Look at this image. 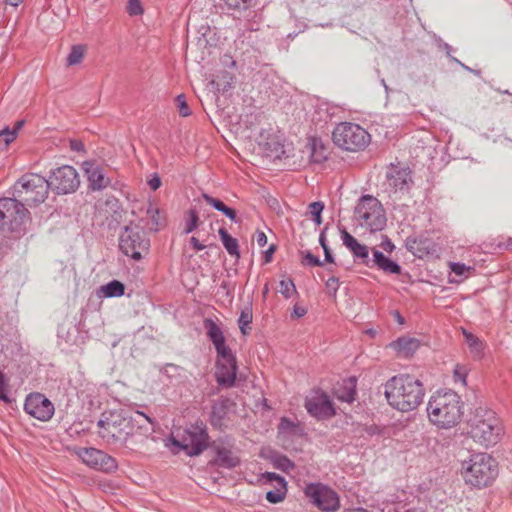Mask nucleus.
Listing matches in <instances>:
<instances>
[{
	"mask_svg": "<svg viewBox=\"0 0 512 512\" xmlns=\"http://www.w3.org/2000/svg\"><path fill=\"white\" fill-rule=\"evenodd\" d=\"M384 395L392 408L410 412L422 403L425 391L422 382L414 376L399 374L384 384Z\"/></svg>",
	"mask_w": 512,
	"mask_h": 512,
	"instance_id": "nucleus-1",
	"label": "nucleus"
},
{
	"mask_svg": "<svg viewBox=\"0 0 512 512\" xmlns=\"http://www.w3.org/2000/svg\"><path fill=\"white\" fill-rule=\"evenodd\" d=\"M429 420L440 428H451L457 425L463 415L461 397L452 390L438 391L427 405Z\"/></svg>",
	"mask_w": 512,
	"mask_h": 512,
	"instance_id": "nucleus-2",
	"label": "nucleus"
},
{
	"mask_svg": "<svg viewBox=\"0 0 512 512\" xmlns=\"http://www.w3.org/2000/svg\"><path fill=\"white\" fill-rule=\"evenodd\" d=\"M133 415L127 411H104L97 422L98 435L107 444L125 447L133 435Z\"/></svg>",
	"mask_w": 512,
	"mask_h": 512,
	"instance_id": "nucleus-3",
	"label": "nucleus"
},
{
	"mask_svg": "<svg viewBox=\"0 0 512 512\" xmlns=\"http://www.w3.org/2000/svg\"><path fill=\"white\" fill-rule=\"evenodd\" d=\"M469 434L475 442L488 448L499 442L502 425L494 411L478 408L470 420Z\"/></svg>",
	"mask_w": 512,
	"mask_h": 512,
	"instance_id": "nucleus-4",
	"label": "nucleus"
},
{
	"mask_svg": "<svg viewBox=\"0 0 512 512\" xmlns=\"http://www.w3.org/2000/svg\"><path fill=\"white\" fill-rule=\"evenodd\" d=\"M48 180L36 173L22 175L13 185V196L24 206H38L43 203L49 194Z\"/></svg>",
	"mask_w": 512,
	"mask_h": 512,
	"instance_id": "nucleus-5",
	"label": "nucleus"
},
{
	"mask_svg": "<svg viewBox=\"0 0 512 512\" xmlns=\"http://www.w3.org/2000/svg\"><path fill=\"white\" fill-rule=\"evenodd\" d=\"M498 473L496 461L486 453H477L463 466V477L467 484L474 487H486Z\"/></svg>",
	"mask_w": 512,
	"mask_h": 512,
	"instance_id": "nucleus-6",
	"label": "nucleus"
},
{
	"mask_svg": "<svg viewBox=\"0 0 512 512\" xmlns=\"http://www.w3.org/2000/svg\"><path fill=\"white\" fill-rule=\"evenodd\" d=\"M207 426L202 420H197L186 426L180 438L172 437V444L183 450L188 456H198L209 446Z\"/></svg>",
	"mask_w": 512,
	"mask_h": 512,
	"instance_id": "nucleus-7",
	"label": "nucleus"
},
{
	"mask_svg": "<svg viewBox=\"0 0 512 512\" xmlns=\"http://www.w3.org/2000/svg\"><path fill=\"white\" fill-rule=\"evenodd\" d=\"M358 223L370 232H377L386 226V216L381 203L371 195L362 196L355 207Z\"/></svg>",
	"mask_w": 512,
	"mask_h": 512,
	"instance_id": "nucleus-8",
	"label": "nucleus"
},
{
	"mask_svg": "<svg viewBox=\"0 0 512 512\" xmlns=\"http://www.w3.org/2000/svg\"><path fill=\"white\" fill-rule=\"evenodd\" d=\"M332 139L343 150L356 152L367 147L370 134L358 124L343 122L334 128Z\"/></svg>",
	"mask_w": 512,
	"mask_h": 512,
	"instance_id": "nucleus-9",
	"label": "nucleus"
},
{
	"mask_svg": "<svg viewBox=\"0 0 512 512\" xmlns=\"http://www.w3.org/2000/svg\"><path fill=\"white\" fill-rule=\"evenodd\" d=\"M149 248L150 239L142 227L127 225L123 228L119 235V249L124 255L139 261L148 253Z\"/></svg>",
	"mask_w": 512,
	"mask_h": 512,
	"instance_id": "nucleus-10",
	"label": "nucleus"
},
{
	"mask_svg": "<svg viewBox=\"0 0 512 512\" xmlns=\"http://www.w3.org/2000/svg\"><path fill=\"white\" fill-rule=\"evenodd\" d=\"M29 218L30 212L16 197L0 198V229L18 231Z\"/></svg>",
	"mask_w": 512,
	"mask_h": 512,
	"instance_id": "nucleus-11",
	"label": "nucleus"
},
{
	"mask_svg": "<svg viewBox=\"0 0 512 512\" xmlns=\"http://www.w3.org/2000/svg\"><path fill=\"white\" fill-rule=\"evenodd\" d=\"M47 180L50 189L57 195L72 194L80 186V176L71 165H62L54 169Z\"/></svg>",
	"mask_w": 512,
	"mask_h": 512,
	"instance_id": "nucleus-12",
	"label": "nucleus"
},
{
	"mask_svg": "<svg viewBox=\"0 0 512 512\" xmlns=\"http://www.w3.org/2000/svg\"><path fill=\"white\" fill-rule=\"evenodd\" d=\"M304 493L322 511L334 512L339 508L338 495L326 485L310 483L305 487Z\"/></svg>",
	"mask_w": 512,
	"mask_h": 512,
	"instance_id": "nucleus-13",
	"label": "nucleus"
},
{
	"mask_svg": "<svg viewBox=\"0 0 512 512\" xmlns=\"http://www.w3.org/2000/svg\"><path fill=\"white\" fill-rule=\"evenodd\" d=\"M77 455L87 466L101 472L112 473L118 468V463L114 457L93 447L80 448Z\"/></svg>",
	"mask_w": 512,
	"mask_h": 512,
	"instance_id": "nucleus-14",
	"label": "nucleus"
},
{
	"mask_svg": "<svg viewBox=\"0 0 512 512\" xmlns=\"http://www.w3.org/2000/svg\"><path fill=\"white\" fill-rule=\"evenodd\" d=\"M305 408L307 412L321 420L328 419L335 415L333 403L328 394L320 389L313 390L312 393L305 398Z\"/></svg>",
	"mask_w": 512,
	"mask_h": 512,
	"instance_id": "nucleus-15",
	"label": "nucleus"
},
{
	"mask_svg": "<svg viewBox=\"0 0 512 512\" xmlns=\"http://www.w3.org/2000/svg\"><path fill=\"white\" fill-rule=\"evenodd\" d=\"M24 410L39 421H49L55 412L54 404L42 393H31L26 397Z\"/></svg>",
	"mask_w": 512,
	"mask_h": 512,
	"instance_id": "nucleus-16",
	"label": "nucleus"
},
{
	"mask_svg": "<svg viewBox=\"0 0 512 512\" xmlns=\"http://www.w3.org/2000/svg\"><path fill=\"white\" fill-rule=\"evenodd\" d=\"M387 185L391 192H407L412 184L411 171L394 165L386 173Z\"/></svg>",
	"mask_w": 512,
	"mask_h": 512,
	"instance_id": "nucleus-17",
	"label": "nucleus"
},
{
	"mask_svg": "<svg viewBox=\"0 0 512 512\" xmlns=\"http://www.w3.org/2000/svg\"><path fill=\"white\" fill-rule=\"evenodd\" d=\"M83 169L87 176L88 187L92 191H101L109 186L110 179L105 176L103 169L93 162L85 161Z\"/></svg>",
	"mask_w": 512,
	"mask_h": 512,
	"instance_id": "nucleus-18",
	"label": "nucleus"
},
{
	"mask_svg": "<svg viewBox=\"0 0 512 512\" xmlns=\"http://www.w3.org/2000/svg\"><path fill=\"white\" fill-rule=\"evenodd\" d=\"M237 374L236 359L233 360H217L216 362V381L219 385L232 387L235 384Z\"/></svg>",
	"mask_w": 512,
	"mask_h": 512,
	"instance_id": "nucleus-19",
	"label": "nucleus"
},
{
	"mask_svg": "<svg viewBox=\"0 0 512 512\" xmlns=\"http://www.w3.org/2000/svg\"><path fill=\"white\" fill-rule=\"evenodd\" d=\"M341 239L356 259H359L365 266L371 267L369 250L366 245L360 244L346 229L341 230Z\"/></svg>",
	"mask_w": 512,
	"mask_h": 512,
	"instance_id": "nucleus-20",
	"label": "nucleus"
},
{
	"mask_svg": "<svg viewBox=\"0 0 512 512\" xmlns=\"http://www.w3.org/2000/svg\"><path fill=\"white\" fill-rule=\"evenodd\" d=\"M232 405L234 403L228 397L221 396L215 400L211 407L210 424L215 428H220Z\"/></svg>",
	"mask_w": 512,
	"mask_h": 512,
	"instance_id": "nucleus-21",
	"label": "nucleus"
},
{
	"mask_svg": "<svg viewBox=\"0 0 512 512\" xmlns=\"http://www.w3.org/2000/svg\"><path fill=\"white\" fill-rule=\"evenodd\" d=\"M266 478L270 482H275L276 484L274 490H270L266 493V500L272 504H277L283 501L287 493V483L285 479L282 476L273 472H267Z\"/></svg>",
	"mask_w": 512,
	"mask_h": 512,
	"instance_id": "nucleus-22",
	"label": "nucleus"
},
{
	"mask_svg": "<svg viewBox=\"0 0 512 512\" xmlns=\"http://www.w3.org/2000/svg\"><path fill=\"white\" fill-rule=\"evenodd\" d=\"M216 453L214 463L220 467L232 469L240 464L239 457L228 447L220 444H213Z\"/></svg>",
	"mask_w": 512,
	"mask_h": 512,
	"instance_id": "nucleus-23",
	"label": "nucleus"
},
{
	"mask_svg": "<svg viewBox=\"0 0 512 512\" xmlns=\"http://www.w3.org/2000/svg\"><path fill=\"white\" fill-rule=\"evenodd\" d=\"M132 415L134 419L133 434L137 432L145 438L153 434L155 421L151 417L139 410H136Z\"/></svg>",
	"mask_w": 512,
	"mask_h": 512,
	"instance_id": "nucleus-24",
	"label": "nucleus"
},
{
	"mask_svg": "<svg viewBox=\"0 0 512 512\" xmlns=\"http://www.w3.org/2000/svg\"><path fill=\"white\" fill-rule=\"evenodd\" d=\"M371 267L376 266L380 270H383L386 273L391 274H399L401 272V267L398 263L392 261L387 258L381 251L374 249L373 250V259H370Z\"/></svg>",
	"mask_w": 512,
	"mask_h": 512,
	"instance_id": "nucleus-25",
	"label": "nucleus"
},
{
	"mask_svg": "<svg viewBox=\"0 0 512 512\" xmlns=\"http://www.w3.org/2000/svg\"><path fill=\"white\" fill-rule=\"evenodd\" d=\"M262 150L271 159H280L285 154L284 145L277 137H269L262 144Z\"/></svg>",
	"mask_w": 512,
	"mask_h": 512,
	"instance_id": "nucleus-26",
	"label": "nucleus"
},
{
	"mask_svg": "<svg viewBox=\"0 0 512 512\" xmlns=\"http://www.w3.org/2000/svg\"><path fill=\"white\" fill-rule=\"evenodd\" d=\"M205 202L212 206L215 210L222 212L231 221L238 222L236 211L233 208L226 206L220 199L214 198L207 193L202 194Z\"/></svg>",
	"mask_w": 512,
	"mask_h": 512,
	"instance_id": "nucleus-27",
	"label": "nucleus"
},
{
	"mask_svg": "<svg viewBox=\"0 0 512 512\" xmlns=\"http://www.w3.org/2000/svg\"><path fill=\"white\" fill-rule=\"evenodd\" d=\"M218 234L228 254L234 256L236 259H239L240 251L238 240L232 237L225 228H220L218 230Z\"/></svg>",
	"mask_w": 512,
	"mask_h": 512,
	"instance_id": "nucleus-28",
	"label": "nucleus"
},
{
	"mask_svg": "<svg viewBox=\"0 0 512 512\" xmlns=\"http://www.w3.org/2000/svg\"><path fill=\"white\" fill-rule=\"evenodd\" d=\"M203 325L206 330V334L210 341L213 343V345L225 342L224 334L221 328L214 320L207 318L204 320Z\"/></svg>",
	"mask_w": 512,
	"mask_h": 512,
	"instance_id": "nucleus-29",
	"label": "nucleus"
},
{
	"mask_svg": "<svg viewBox=\"0 0 512 512\" xmlns=\"http://www.w3.org/2000/svg\"><path fill=\"white\" fill-rule=\"evenodd\" d=\"M395 347L404 357H410L419 347V341L414 338H399Z\"/></svg>",
	"mask_w": 512,
	"mask_h": 512,
	"instance_id": "nucleus-30",
	"label": "nucleus"
},
{
	"mask_svg": "<svg viewBox=\"0 0 512 512\" xmlns=\"http://www.w3.org/2000/svg\"><path fill=\"white\" fill-rule=\"evenodd\" d=\"M310 150H311V154H310L311 162L320 164L327 160V158H328L327 148L317 139L312 140Z\"/></svg>",
	"mask_w": 512,
	"mask_h": 512,
	"instance_id": "nucleus-31",
	"label": "nucleus"
},
{
	"mask_svg": "<svg viewBox=\"0 0 512 512\" xmlns=\"http://www.w3.org/2000/svg\"><path fill=\"white\" fill-rule=\"evenodd\" d=\"M234 76L227 71H223L216 76V79L212 81V84L216 86L218 91L226 92L232 88Z\"/></svg>",
	"mask_w": 512,
	"mask_h": 512,
	"instance_id": "nucleus-32",
	"label": "nucleus"
},
{
	"mask_svg": "<svg viewBox=\"0 0 512 512\" xmlns=\"http://www.w3.org/2000/svg\"><path fill=\"white\" fill-rule=\"evenodd\" d=\"M466 343L471 351V353L475 357H481L483 352V343L482 341L475 335L470 332L463 331Z\"/></svg>",
	"mask_w": 512,
	"mask_h": 512,
	"instance_id": "nucleus-33",
	"label": "nucleus"
},
{
	"mask_svg": "<svg viewBox=\"0 0 512 512\" xmlns=\"http://www.w3.org/2000/svg\"><path fill=\"white\" fill-rule=\"evenodd\" d=\"M253 313L251 305L246 306L240 313L238 318V326L243 335L248 334L250 324L252 323Z\"/></svg>",
	"mask_w": 512,
	"mask_h": 512,
	"instance_id": "nucleus-34",
	"label": "nucleus"
},
{
	"mask_svg": "<svg viewBox=\"0 0 512 512\" xmlns=\"http://www.w3.org/2000/svg\"><path fill=\"white\" fill-rule=\"evenodd\" d=\"M102 291L106 297H119L125 292V286L118 280H112L108 284L102 286Z\"/></svg>",
	"mask_w": 512,
	"mask_h": 512,
	"instance_id": "nucleus-35",
	"label": "nucleus"
},
{
	"mask_svg": "<svg viewBox=\"0 0 512 512\" xmlns=\"http://www.w3.org/2000/svg\"><path fill=\"white\" fill-rule=\"evenodd\" d=\"M85 49L82 45H74L71 48L70 53L67 56L68 65L79 64L84 57Z\"/></svg>",
	"mask_w": 512,
	"mask_h": 512,
	"instance_id": "nucleus-36",
	"label": "nucleus"
},
{
	"mask_svg": "<svg viewBox=\"0 0 512 512\" xmlns=\"http://www.w3.org/2000/svg\"><path fill=\"white\" fill-rule=\"evenodd\" d=\"M278 430H279L280 433L289 432V433L295 435L300 430V427H299V424L293 422L289 418L282 417L280 419V422H279V425H278Z\"/></svg>",
	"mask_w": 512,
	"mask_h": 512,
	"instance_id": "nucleus-37",
	"label": "nucleus"
},
{
	"mask_svg": "<svg viewBox=\"0 0 512 512\" xmlns=\"http://www.w3.org/2000/svg\"><path fill=\"white\" fill-rule=\"evenodd\" d=\"M214 347L217 353V360L226 361L236 359L231 349L226 345L225 342L214 345Z\"/></svg>",
	"mask_w": 512,
	"mask_h": 512,
	"instance_id": "nucleus-38",
	"label": "nucleus"
},
{
	"mask_svg": "<svg viewBox=\"0 0 512 512\" xmlns=\"http://www.w3.org/2000/svg\"><path fill=\"white\" fill-rule=\"evenodd\" d=\"M274 466L284 472H289L295 468V464L285 455H279L274 460Z\"/></svg>",
	"mask_w": 512,
	"mask_h": 512,
	"instance_id": "nucleus-39",
	"label": "nucleus"
},
{
	"mask_svg": "<svg viewBox=\"0 0 512 512\" xmlns=\"http://www.w3.org/2000/svg\"><path fill=\"white\" fill-rule=\"evenodd\" d=\"M147 214L150 216V222L147 224L150 230L157 231L160 226V213L159 210L150 205L147 209Z\"/></svg>",
	"mask_w": 512,
	"mask_h": 512,
	"instance_id": "nucleus-40",
	"label": "nucleus"
},
{
	"mask_svg": "<svg viewBox=\"0 0 512 512\" xmlns=\"http://www.w3.org/2000/svg\"><path fill=\"white\" fill-rule=\"evenodd\" d=\"M323 209H324V204L321 201L312 202L309 205L310 214L312 215L313 221L317 225H320L322 223L321 213H322Z\"/></svg>",
	"mask_w": 512,
	"mask_h": 512,
	"instance_id": "nucleus-41",
	"label": "nucleus"
},
{
	"mask_svg": "<svg viewBox=\"0 0 512 512\" xmlns=\"http://www.w3.org/2000/svg\"><path fill=\"white\" fill-rule=\"evenodd\" d=\"M228 9L232 10H246L248 9L254 0H222Z\"/></svg>",
	"mask_w": 512,
	"mask_h": 512,
	"instance_id": "nucleus-42",
	"label": "nucleus"
},
{
	"mask_svg": "<svg viewBox=\"0 0 512 512\" xmlns=\"http://www.w3.org/2000/svg\"><path fill=\"white\" fill-rule=\"evenodd\" d=\"M280 293L284 298L289 299L293 293H297L294 282L291 279L280 281Z\"/></svg>",
	"mask_w": 512,
	"mask_h": 512,
	"instance_id": "nucleus-43",
	"label": "nucleus"
},
{
	"mask_svg": "<svg viewBox=\"0 0 512 512\" xmlns=\"http://www.w3.org/2000/svg\"><path fill=\"white\" fill-rule=\"evenodd\" d=\"M188 215L189 220L187 221L186 228L184 231L186 234L193 232L198 227L200 222L198 212L196 209L191 208L188 211Z\"/></svg>",
	"mask_w": 512,
	"mask_h": 512,
	"instance_id": "nucleus-44",
	"label": "nucleus"
},
{
	"mask_svg": "<svg viewBox=\"0 0 512 512\" xmlns=\"http://www.w3.org/2000/svg\"><path fill=\"white\" fill-rule=\"evenodd\" d=\"M355 395H356L355 385L351 382V386H349V387L345 386L341 393L338 392L337 397L341 401L351 403L355 400Z\"/></svg>",
	"mask_w": 512,
	"mask_h": 512,
	"instance_id": "nucleus-45",
	"label": "nucleus"
},
{
	"mask_svg": "<svg viewBox=\"0 0 512 512\" xmlns=\"http://www.w3.org/2000/svg\"><path fill=\"white\" fill-rule=\"evenodd\" d=\"M360 436H364L365 434L368 436L381 435L383 433V429L376 424L371 425H360L357 429Z\"/></svg>",
	"mask_w": 512,
	"mask_h": 512,
	"instance_id": "nucleus-46",
	"label": "nucleus"
},
{
	"mask_svg": "<svg viewBox=\"0 0 512 512\" xmlns=\"http://www.w3.org/2000/svg\"><path fill=\"white\" fill-rule=\"evenodd\" d=\"M126 10L130 16H138L143 14V8L140 0H129L126 6Z\"/></svg>",
	"mask_w": 512,
	"mask_h": 512,
	"instance_id": "nucleus-47",
	"label": "nucleus"
},
{
	"mask_svg": "<svg viewBox=\"0 0 512 512\" xmlns=\"http://www.w3.org/2000/svg\"><path fill=\"white\" fill-rule=\"evenodd\" d=\"M176 102L179 109V114L183 117H187L191 114V111L186 102V98L183 94H180L176 97Z\"/></svg>",
	"mask_w": 512,
	"mask_h": 512,
	"instance_id": "nucleus-48",
	"label": "nucleus"
},
{
	"mask_svg": "<svg viewBox=\"0 0 512 512\" xmlns=\"http://www.w3.org/2000/svg\"><path fill=\"white\" fill-rule=\"evenodd\" d=\"M16 130L10 131L8 128L0 131V138H3V141L8 145L13 142L16 138Z\"/></svg>",
	"mask_w": 512,
	"mask_h": 512,
	"instance_id": "nucleus-49",
	"label": "nucleus"
},
{
	"mask_svg": "<svg viewBox=\"0 0 512 512\" xmlns=\"http://www.w3.org/2000/svg\"><path fill=\"white\" fill-rule=\"evenodd\" d=\"M0 400L8 403L10 402V398L7 394V387L4 380V375L0 372Z\"/></svg>",
	"mask_w": 512,
	"mask_h": 512,
	"instance_id": "nucleus-50",
	"label": "nucleus"
},
{
	"mask_svg": "<svg viewBox=\"0 0 512 512\" xmlns=\"http://www.w3.org/2000/svg\"><path fill=\"white\" fill-rule=\"evenodd\" d=\"M468 270L469 268L465 264L459 262L451 263V271L458 276L464 275Z\"/></svg>",
	"mask_w": 512,
	"mask_h": 512,
	"instance_id": "nucleus-51",
	"label": "nucleus"
},
{
	"mask_svg": "<svg viewBox=\"0 0 512 512\" xmlns=\"http://www.w3.org/2000/svg\"><path fill=\"white\" fill-rule=\"evenodd\" d=\"M304 259L308 265L313 267L323 265L320 259L317 256L313 255L311 252H306Z\"/></svg>",
	"mask_w": 512,
	"mask_h": 512,
	"instance_id": "nucleus-52",
	"label": "nucleus"
},
{
	"mask_svg": "<svg viewBox=\"0 0 512 512\" xmlns=\"http://www.w3.org/2000/svg\"><path fill=\"white\" fill-rule=\"evenodd\" d=\"M148 185L153 191H156L161 186V179L158 174L155 173L151 176L148 180Z\"/></svg>",
	"mask_w": 512,
	"mask_h": 512,
	"instance_id": "nucleus-53",
	"label": "nucleus"
},
{
	"mask_svg": "<svg viewBox=\"0 0 512 512\" xmlns=\"http://www.w3.org/2000/svg\"><path fill=\"white\" fill-rule=\"evenodd\" d=\"M306 313H307V310L304 307L296 304L293 307L291 317L301 318V317L305 316Z\"/></svg>",
	"mask_w": 512,
	"mask_h": 512,
	"instance_id": "nucleus-54",
	"label": "nucleus"
},
{
	"mask_svg": "<svg viewBox=\"0 0 512 512\" xmlns=\"http://www.w3.org/2000/svg\"><path fill=\"white\" fill-rule=\"evenodd\" d=\"M276 251V245L271 244L268 249L264 252V263L268 264L272 261V255Z\"/></svg>",
	"mask_w": 512,
	"mask_h": 512,
	"instance_id": "nucleus-55",
	"label": "nucleus"
},
{
	"mask_svg": "<svg viewBox=\"0 0 512 512\" xmlns=\"http://www.w3.org/2000/svg\"><path fill=\"white\" fill-rule=\"evenodd\" d=\"M326 287L336 292L339 288V279L336 277H330L326 282Z\"/></svg>",
	"mask_w": 512,
	"mask_h": 512,
	"instance_id": "nucleus-56",
	"label": "nucleus"
},
{
	"mask_svg": "<svg viewBox=\"0 0 512 512\" xmlns=\"http://www.w3.org/2000/svg\"><path fill=\"white\" fill-rule=\"evenodd\" d=\"M380 246H381V247H382L386 252H389V253H391V252L394 250V248H395L394 244L391 242V240H390L387 236H385V237H384V239L382 240V242H381V245H380Z\"/></svg>",
	"mask_w": 512,
	"mask_h": 512,
	"instance_id": "nucleus-57",
	"label": "nucleus"
},
{
	"mask_svg": "<svg viewBox=\"0 0 512 512\" xmlns=\"http://www.w3.org/2000/svg\"><path fill=\"white\" fill-rule=\"evenodd\" d=\"M256 242L260 247H263L267 244V236L263 231H256Z\"/></svg>",
	"mask_w": 512,
	"mask_h": 512,
	"instance_id": "nucleus-58",
	"label": "nucleus"
},
{
	"mask_svg": "<svg viewBox=\"0 0 512 512\" xmlns=\"http://www.w3.org/2000/svg\"><path fill=\"white\" fill-rule=\"evenodd\" d=\"M70 148L72 151L75 152H84V145L80 140H71L70 141Z\"/></svg>",
	"mask_w": 512,
	"mask_h": 512,
	"instance_id": "nucleus-59",
	"label": "nucleus"
},
{
	"mask_svg": "<svg viewBox=\"0 0 512 512\" xmlns=\"http://www.w3.org/2000/svg\"><path fill=\"white\" fill-rule=\"evenodd\" d=\"M498 248L512 251V238L509 237L506 240L499 242Z\"/></svg>",
	"mask_w": 512,
	"mask_h": 512,
	"instance_id": "nucleus-60",
	"label": "nucleus"
},
{
	"mask_svg": "<svg viewBox=\"0 0 512 512\" xmlns=\"http://www.w3.org/2000/svg\"><path fill=\"white\" fill-rule=\"evenodd\" d=\"M190 244L192 245V247L196 251H201V250H203L205 248V245L200 243V241L196 237H191L190 238Z\"/></svg>",
	"mask_w": 512,
	"mask_h": 512,
	"instance_id": "nucleus-61",
	"label": "nucleus"
},
{
	"mask_svg": "<svg viewBox=\"0 0 512 512\" xmlns=\"http://www.w3.org/2000/svg\"><path fill=\"white\" fill-rule=\"evenodd\" d=\"M323 251H324V254H325V261L329 262V263H333L334 262V257L332 255V252H331L329 246H324Z\"/></svg>",
	"mask_w": 512,
	"mask_h": 512,
	"instance_id": "nucleus-62",
	"label": "nucleus"
},
{
	"mask_svg": "<svg viewBox=\"0 0 512 512\" xmlns=\"http://www.w3.org/2000/svg\"><path fill=\"white\" fill-rule=\"evenodd\" d=\"M319 243L322 247V249L324 248V246H328L327 244V241H326V237H325V230H323L321 233H320V236H319Z\"/></svg>",
	"mask_w": 512,
	"mask_h": 512,
	"instance_id": "nucleus-63",
	"label": "nucleus"
},
{
	"mask_svg": "<svg viewBox=\"0 0 512 512\" xmlns=\"http://www.w3.org/2000/svg\"><path fill=\"white\" fill-rule=\"evenodd\" d=\"M23 0H5L11 6H18Z\"/></svg>",
	"mask_w": 512,
	"mask_h": 512,
	"instance_id": "nucleus-64",
	"label": "nucleus"
}]
</instances>
